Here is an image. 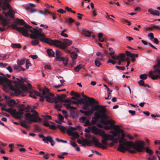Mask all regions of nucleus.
<instances>
[{
  "label": "nucleus",
  "mask_w": 160,
  "mask_h": 160,
  "mask_svg": "<svg viewBox=\"0 0 160 160\" xmlns=\"http://www.w3.org/2000/svg\"><path fill=\"white\" fill-rule=\"evenodd\" d=\"M119 143L117 150L122 152H125L127 150L129 152L134 154L136 153V152H144L145 150V142L144 141H138L136 143H134L132 141H127V139L124 138L119 140Z\"/></svg>",
  "instance_id": "f257e3e1"
},
{
  "label": "nucleus",
  "mask_w": 160,
  "mask_h": 160,
  "mask_svg": "<svg viewBox=\"0 0 160 160\" xmlns=\"http://www.w3.org/2000/svg\"><path fill=\"white\" fill-rule=\"evenodd\" d=\"M14 23V24L11 25L12 28L15 29L20 32L22 35L26 37H28L30 35L28 31L33 28L32 26L26 24L23 19L16 18Z\"/></svg>",
  "instance_id": "f03ea898"
},
{
  "label": "nucleus",
  "mask_w": 160,
  "mask_h": 160,
  "mask_svg": "<svg viewBox=\"0 0 160 160\" xmlns=\"http://www.w3.org/2000/svg\"><path fill=\"white\" fill-rule=\"evenodd\" d=\"M30 32L32 33V34H30L29 36L31 38L35 39L31 42L32 45L36 46L38 45L39 42V40L42 42H46L41 40L42 38H47L45 37V35L42 33V28L36 27V28H33L32 30H30Z\"/></svg>",
  "instance_id": "7ed1b4c3"
},
{
  "label": "nucleus",
  "mask_w": 160,
  "mask_h": 160,
  "mask_svg": "<svg viewBox=\"0 0 160 160\" xmlns=\"http://www.w3.org/2000/svg\"><path fill=\"white\" fill-rule=\"evenodd\" d=\"M12 81L6 77L0 76V84L3 85V90L6 92H8L9 89L14 92L15 95H20V91L19 89H16L12 85Z\"/></svg>",
  "instance_id": "20e7f679"
},
{
  "label": "nucleus",
  "mask_w": 160,
  "mask_h": 160,
  "mask_svg": "<svg viewBox=\"0 0 160 160\" xmlns=\"http://www.w3.org/2000/svg\"><path fill=\"white\" fill-rule=\"evenodd\" d=\"M46 91H43V94L45 95L46 98V101L48 102L52 103L54 102L55 103H57L59 101L62 102L63 99L66 97L64 94L61 95H57V97H54V94L53 93H50L49 90L48 88H46Z\"/></svg>",
  "instance_id": "39448f33"
},
{
  "label": "nucleus",
  "mask_w": 160,
  "mask_h": 160,
  "mask_svg": "<svg viewBox=\"0 0 160 160\" xmlns=\"http://www.w3.org/2000/svg\"><path fill=\"white\" fill-rule=\"evenodd\" d=\"M41 40L46 42V43L49 45H54L56 47H59L58 45L59 44L61 46H63L64 45L68 47V46H70L72 43V41L71 40L67 39H64L63 42L57 40H52L49 38H42Z\"/></svg>",
  "instance_id": "423d86ee"
},
{
  "label": "nucleus",
  "mask_w": 160,
  "mask_h": 160,
  "mask_svg": "<svg viewBox=\"0 0 160 160\" xmlns=\"http://www.w3.org/2000/svg\"><path fill=\"white\" fill-rule=\"evenodd\" d=\"M17 81H14L13 84L16 87L15 88L16 89H19L20 91V95L22 94V96H25L24 94H22V91H29L32 89V86L31 84L29 83H28V87L26 86L21 84V81L19 79L17 78Z\"/></svg>",
  "instance_id": "0eeeda50"
},
{
  "label": "nucleus",
  "mask_w": 160,
  "mask_h": 160,
  "mask_svg": "<svg viewBox=\"0 0 160 160\" xmlns=\"http://www.w3.org/2000/svg\"><path fill=\"white\" fill-rule=\"evenodd\" d=\"M18 107L20 108L18 109L19 111L16 112V109H13V112H12L11 115L14 118L18 119L21 118V116L23 114L24 111L28 112L30 109V107L29 105L26 107L22 104L18 105Z\"/></svg>",
  "instance_id": "6e6552de"
},
{
  "label": "nucleus",
  "mask_w": 160,
  "mask_h": 160,
  "mask_svg": "<svg viewBox=\"0 0 160 160\" xmlns=\"http://www.w3.org/2000/svg\"><path fill=\"white\" fill-rule=\"evenodd\" d=\"M31 112L36 115L31 114L30 113H27L25 114V119L28 123L29 124L31 122H38V121H41V119L37 116L38 113L36 111L31 109Z\"/></svg>",
  "instance_id": "1a4fd4ad"
},
{
  "label": "nucleus",
  "mask_w": 160,
  "mask_h": 160,
  "mask_svg": "<svg viewBox=\"0 0 160 160\" xmlns=\"http://www.w3.org/2000/svg\"><path fill=\"white\" fill-rule=\"evenodd\" d=\"M154 69L153 71L149 72V75L152 79H157L160 78V60L157 61V63L155 65Z\"/></svg>",
  "instance_id": "9d476101"
},
{
  "label": "nucleus",
  "mask_w": 160,
  "mask_h": 160,
  "mask_svg": "<svg viewBox=\"0 0 160 160\" xmlns=\"http://www.w3.org/2000/svg\"><path fill=\"white\" fill-rule=\"evenodd\" d=\"M108 140L105 139H102L101 141L102 144L99 142L98 140L95 137H93L92 138V140L91 141L98 148L102 149L107 148V147L106 146L107 145V141Z\"/></svg>",
  "instance_id": "9b49d317"
},
{
  "label": "nucleus",
  "mask_w": 160,
  "mask_h": 160,
  "mask_svg": "<svg viewBox=\"0 0 160 160\" xmlns=\"http://www.w3.org/2000/svg\"><path fill=\"white\" fill-rule=\"evenodd\" d=\"M106 110L104 108L98 109L94 114L96 119L98 120L100 118L106 120L107 118V116L106 115Z\"/></svg>",
  "instance_id": "f8f14e48"
},
{
  "label": "nucleus",
  "mask_w": 160,
  "mask_h": 160,
  "mask_svg": "<svg viewBox=\"0 0 160 160\" xmlns=\"http://www.w3.org/2000/svg\"><path fill=\"white\" fill-rule=\"evenodd\" d=\"M76 130V128L74 127H70L66 131L68 134H70L72 136L76 138H79V135L78 132H73L72 131Z\"/></svg>",
  "instance_id": "ddd939ff"
},
{
  "label": "nucleus",
  "mask_w": 160,
  "mask_h": 160,
  "mask_svg": "<svg viewBox=\"0 0 160 160\" xmlns=\"http://www.w3.org/2000/svg\"><path fill=\"white\" fill-rule=\"evenodd\" d=\"M100 119H101V123L105 125H108V124H114L115 123V121L113 120H106L105 119L101 118H100Z\"/></svg>",
  "instance_id": "4468645a"
},
{
  "label": "nucleus",
  "mask_w": 160,
  "mask_h": 160,
  "mask_svg": "<svg viewBox=\"0 0 160 160\" xmlns=\"http://www.w3.org/2000/svg\"><path fill=\"white\" fill-rule=\"evenodd\" d=\"M42 140L45 142L48 143L49 142L52 146H53L55 144V142L53 140L52 138L50 136L45 137L44 138H42Z\"/></svg>",
  "instance_id": "2eb2a0df"
},
{
  "label": "nucleus",
  "mask_w": 160,
  "mask_h": 160,
  "mask_svg": "<svg viewBox=\"0 0 160 160\" xmlns=\"http://www.w3.org/2000/svg\"><path fill=\"white\" fill-rule=\"evenodd\" d=\"M88 128L92 132L96 135H99L101 132L100 129L97 128L95 126L88 127Z\"/></svg>",
  "instance_id": "dca6fc26"
},
{
  "label": "nucleus",
  "mask_w": 160,
  "mask_h": 160,
  "mask_svg": "<svg viewBox=\"0 0 160 160\" xmlns=\"http://www.w3.org/2000/svg\"><path fill=\"white\" fill-rule=\"evenodd\" d=\"M0 20L1 22V24H2L4 27L8 26V28L11 27V25H9V22L7 20L6 18H4L1 16H0Z\"/></svg>",
  "instance_id": "f3484780"
},
{
  "label": "nucleus",
  "mask_w": 160,
  "mask_h": 160,
  "mask_svg": "<svg viewBox=\"0 0 160 160\" xmlns=\"http://www.w3.org/2000/svg\"><path fill=\"white\" fill-rule=\"evenodd\" d=\"M77 101H78L79 104L82 103L85 104L87 107L89 106V102L88 100V101L87 98H81L80 99H78Z\"/></svg>",
  "instance_id": "a211bd4d"
},
{
  "label": "nucleus",
  "mask_w": 160,
  "mask_h": 160,
  "mask_svg": "<svg viewBox=\"0 0 160 160\" xmlns=\"http://www.w3.org/2000/svg\"><path fill=\"white\" fill-rule=\"evenodd\" d=\"M82 97L84 98H88V102L90 105H92L93 103H97L96 101L92 98H88L85 95H84L83 93L81 94Z\"/></svg>",
  "instance_id": "6ab92c4d"
},
{
  "label": "nucleus",
  "mask_w": 160,
  "mask_h": 160,
  "mask_svg": "<svg viewBox=\"0 0 160 160\" xmlns=\"http://www.w3.org/2000/svg\"><path fill=\"white\" fill-rule=\"evenodd\" d=\"M35 5L32 3H30L29 4L26 5L25 6V8L26 9L29 10L31 13H33L35 11L34 9L32 8L35 7Z\"/></svg>",
  "instance_id": "aec40b11"
},
{
  "label": "nucleus",
  "mask_w": 160,
  "mask_h": 160,
  "mask_svg": "<svg viewBox=\"0 0 160 160\" xmlns=\"http://www.w3.org/2000/svg\"><path fill=\"white\" fill-rule=\"evenodd\" d=\"M121 126L118 125H115V128L116 129H115L116 133L117 134V137L118 136H120V134L122 132L123 130L120 128Z\"/></svg>",
  "instance_id": "412c9836"
},
{
  "label": "nucleus",
  "mask_w": 160,
  "mask_h": 160,
  "mask_svg": "<svg viewBox=\"0 0 160 160\" xmlns=\"http://www.w3.org/2000/svg\"><path fill=\"white\" fill-rule=\"evenodd\" d=\"M148 12L151 14L159 16L160 15L159 12L156 10H154L152 8H149L148 9Z\"/></svg>",
  "instance_id": "4be33fe9"
},
{
  "label": "nucleus",
  "mask_w": 160,
  "mask_h": 160,
  "mask_svg": "<svg viewBox=\"0 0 160 160\" xmlns=\"http://www.w3.org/2000/svg\"><path fill=\"white\" fill-rule=\"evenodd\" d=\"M41 93L35 91L30 92V96L33 98H35L36 96H39Z\"/></svg>",
  "instance_id": "5701e85b"
},
{
  "label": "nucleus",
  "mask_w": 160,
  "mask_h": 160,
  "mask_svg": "<svg viewBox=\"0 0 160 160\" xmlns=\"http://www.w3.org/2000/svg\"><path fill=\"white\" fill-rule=\"evenodd\" d=\"M70 144L73 147L75 148V150L77 151H80V148L78 146L77 144L75 142H73L72 141H70Z\"/></svg>",
  "instance_id": "b1692460"
},
{
  "label": "nucleus",
  "mask_w": 160,
  "mask_h": 160,
  "mask_svg": "<svg viewBox=\"0 0 160 160\" xmlns=\"http://www.w3.org/2000/svg\"><path fill=\"white\" fill-rule=\"evenodd\" d=\"M125 53L127 56H129L130 57H135V58H137L138 57V54H132L128 51H126Z\"/></svg>",
  "instance_id": "393cba45"
},
{
  "label": "nucleus",
  "mask_w": 160,
  "mask_h": 160,
  "mask_svg": "<svg viewBox=\"0 0 160 160\" xmlns=\"http://www.w3.org/2000/svg\"><path fill=\"white\" fill-rule=\"evenodd\" d=\"M14 69L16 70L18 72H20L22 70L24 71L25 70V69L23 68L22 67H21L17 65H15L14 66Z\"/></svg>",
  "instance_id": "a878e982"
},
{
  "label": "nucleus",
  "mask_w": 160,
  "mask_h": 160,
  "mask_svg": "<svg viewBox=\"0 0 160 160\" xmlns=\"http://www.w3.org/2000/svg\"><path fill=\"white\" fill-rule=\"evenodd\" d=\"M58 45H59V47H58L61 48L62 50L65 52H66L68 53H70L71 52L70 50L67 49V48L68 47L65 46L64 45H63V46H61L59 44Z\"/></svg>",
  "instance_id": "bb28decb"
},
{
  "label": "nucleus",
  "mask_w": 160,
  "mask_h": 160,
  "mask_svg": "<svg viewBox=\"0 0 160 160\" xmlns=\"http://www.w3.org/2000/svg\"><path fill=\"white\" fill-rule=\"evenodd\" d=\"M47 52L49 57H54V52L52 49H48Z\"/></svg>",
  "instance_id": "cd10ccee"
},
{
  "label": "nucleus",
  "mask_w": 160,
  "mask_h": 160,
  "mask_svg": "<svg viewBox=\"0 0 160 160\" xmlns=\"http://www.w3.org/2000/svg\"><path fill=\"white\" fill-rule=\"evenodd\" d=\"M120 58H121V61H123V62L124 61H128L129 59L128 58H125V55L124 53H121L120 54Z\"/></svg>",
  "instance_id": "c85d7f7f"
},
{
  "label": "nucleus",
  "mask_w": 160,
  "mask_h": 160,
  "mask_svg": "<svg viewBox=\"0 0 160 160\" xmlns=\"http://www.w3.org/2000/svg\"><path fill=\"white\" fill-rule=\"evenodd\" d=\"M8 105L10 107H12L17 104L15 101L13 99H11L8 103Z\"/></svg>",
  "instance_id": "c756f323"
},
{
  "label": "nucleus",
  "mask_w": 160,
  "mask_h": 160,
  "mask_svg": "<svg viewBox=\"0 0 160 160\" xmlns=\"http://www.w3.org/2000/svg\"><path fill=\"white\" fill-rule=\"evenodd\" d=\"M102 133H101V132H100V134H99V135L101 136L102 138H103V139L108 140V134H106L104 132H102Z\"/></svg>",
  "instance_id": "7c9ffc66"
},
{
  "label": "nucleus",
  "mask_w": 160,
  "mask_h": 160,
  "mask_svg": "<svg viewBox=\"0 0 160 160\" xmlns=\"http://www.w3.org/2000/svg\"><path fill=\"white\" fill-rule=\"evenodd\" d=\"M102 133H101V132H100V134H99V135L101 136L102 138H103V139L108 140V134H106L104 132H102Z\"/></svg>",
  "instance_id": "2f4dec72"
},
{
  "label": "nucleus",
  "mask_w": 160,
  "mask_h": 160,
  "mask_svg": "<svg viewBox=\"0 0 160 160\" xmlns=\"http://www.w3.org/2000/svg\"><path fill=\"white\" fill-rule=\"evenodd\" d=\"M45 153L44 152L42 151H40L39 152V154L40 155H42V154H44V155L43 156V157L44 158L46 159H48L49 158V155L50 154L49 153H47L46 154H45Z\"/></svg>",
  "instance_id": "473e14b6"
},
{
  "label": "nucleus",
  "mask_w": 160,
  "mask_h": 160,
  "mask_svg": "<svg viewBox=\"0 0 160 160\" xmlns=\"http://www.w3.org/2000/svg\"><path fill=\"white\" fill-rule=\"evenodd\" d=\"M65 22L68 25H72V23L74 22L75 21L71 18H69L68 19H66Z\"/></svg>",
  "instance_id": "72a5a7b5"
},
{
  "label": "nucleus",
  "mask_w": 160,
  "mask_h": 160,
  "mask_svg": "<svg viewBox=\"0 0 160 160\" xmlns=\"http://www.w3.org/2000/svg\"><path fill=\"white\" fill-rule=\"evenodd\" d=\"M64 106L66 107L67 109H70L71 110H75L77 109L76 107L70 106V103H64Z\"/></svg>",
  "instance_id": "f704fd0d"
},
{
  "label": "nucleus",
  "mask_w": 160,
  "mask_h": 160,
  "mask_svg": "<svg viewBox=\"0 0 160 160\" xmlns=\"http://www.w3.org/2000/svg\"><path fill=\"white\" fill-rule=\"evenodd\" d=\"M46 88H47V87H45V88L44 89L42 90V94L41 93V95H40L39 96H40V100L41 101H44V98H45L46 100V98L45 97L46 95H44L43 94V91L45 90V91H46Z\"/></svg>",
  "instance_id": "c9c22d12"
},
{
  "label": "nucleus",
  "mask_w": 160,
  "mask_h": 160,
  "mask_svg": "<svg viewBox=\"0 0 160 160\" xmlns=\"http://www.w3.org/2000/svg\"><path fill=\"white\" fill-rule=\"evenodd\" d=\"M59 59L60 60L63 61V63L65 65H66L67 64V62L68 61V59L67 58L61 57Z\"/></svg>",
  "instance_id": "e433bc0d"
},
{
  "label": "nucleus",
  "mask_w": 160,
  "mask_h": 160,
  "mask_svg": "<svg viewBox=\"0 0 160 160\" xmlns=\"http://www.w3.org/2000/svg\"><path fill=\"white\" fill-rule=\"evenodd\" d=\"M62 54L60 51L58 50H56V58H60L61 57Z\"/></svg>",
  "instance_id": "4c0bfd02"
},
{
  "label": "nucleus",
  "mask_w": 160,
  "mask_h": 160,
  "mask_svg": "<svg viewBox=\"0 0 160 160\" xmlns=\"http://www.w3.org/2000/svg\"><path fill=\"white\" fill-rule=\"evenodd\" d=\"M57 127L62 132L65 133V131L66 130V128L65 127L59 125H57Z\"/></svg>",
  "instance_id": "58836bf2"
},
{
  "label": "nucleus",
  "mask_w": 160,
  "mask_h": 160,
  "mask_svg": "<svg viewBox=\"0 0 160 160\" xmlns=\"http://www.w3.org/2000/svg\"><path fill=\"white\" fill-rule=\"evenodd\" d=\"M144 147H145L144 150H145L146 152L149 153V155H151L153 154V152L152 151V150L151 149L149 148H145V147L144 146ZM144 152V151L143 152Z\"/></svg>",
  "instance_id": "ea45409f"
},
{
  "label": "nucleus",
  "mask_w": 160,
  "mask_h": 160,
  "mask_svg": "<svg viewBox=\"0 0 160 160\" xmlns=\"http://www.w3.org/2000/svg\"><path fill=\"white\" fill-rule=\"evenodd\" d=\"M102 59V58H97V59L95 61V63L96 66L98 67L100 66L101 63L100 62L99 60H101Z\"/></svg>",
  "instance_id": "a19ab883"
},
{
  "label": "nucleus",
  "mask_w": 160,
  "mask_h": 160,
  "mask_svg": "<svg viewBox=\"0 0 160 160\" xmlns=\"http://www.w3.org/2000/svg\"><path fill=\"white\" fill-rule=\"evenodd\" d=\"M152 25H153L152 27H148L147 28V29L149 30H152V29H160V27H159L157 25H155L154 24H152Z\"/></svg>",
  "instance_id": "79ce46f5"
},
{
  "label": "nucleus",
  "mask_w": 160,
  "mask_h": 160,
  "mask_svg": "<svg viewBox=\"0 0 160 160\" xmlns=\"http://www.w3.org/2000/svg\"><path fill=\"white\" fill-rule=\"evenodd\" d=\"M70 57L72 60H75L77 58L78 55L74 52H72L71 53Z\"/></svg>",
  "instance_id": "37998d69"
},
{
  "label": "nucleus",
  "mask_w": 160,
  "mask_h": 160,
  "mask_svg": "<svg viewBox=\"0 0 160 160\" xmlns=\"http://www.w3.org/2000/svg\"><path fill=\"white\" fill-rule=\"evenodd\" d=\"M82 64H80L74 68V70L76 72H78L80 69L82 68Z\"/></svg>",
  "instance_id": "c03bdc74"
},
{
  "label": "nucleus",
  "mask_w": 160,
  "mask_h": 160,
  "mask_svg": "<svg viewBox=\"0 0 160 160\" xmlns=\"http://www.w3.org/2000/svg\"><path fill=\"white\" fill-rule=\"evenodd\" d=\"M11 46L13 48H20L21 47V45L19 43H12L11 44Z\"/></svg>",
  "instance_id": "a18cd8bd"
},
{
  "label": "nucleus",
  "mask_w": 160,
  "mask_h": 160,
  "mask_svg": "<svg viewBox=\"0 0 160 160\" xmlns=\"http://www.w3.org/2000/svg\"><path fill=\"white\" fill-rule=\"evenodd\" d=\"M83 33L87 37H90L91 36V34L90 32L88 31H83Z\"/></svg>",
  "instance_id": "49530a36"
},
{
  "label": "nucleus",
  "mask_w": 160,
  "mask_h": 160,
  "mask_svg": "<svg viewBox=\"0 0 160 160\" xmlns=\"http://www.w3.org/2000/svg\"><path fill=\"white\" fill-rule=\"evenodd\" d=\"M58 102L57 103H55L56 104L55 105V108H60L62 106V102Z\"/></svg>",
  "instance_id": "de8ad7c7"
},
{
  "label": "nucleus",
  "mask_w": 160,
  "mask_h": 160,
  "mask_svg": "<svg viewBox=\"0 0 160 160\" xmlns=\"http://www.w3.org/2000/svg\"><path fill=\"white\" fill-rule=\"evenodd\" d=\"M8 58V57H6L5 54H0V60H4Z\"/></svg>",
  "instance_id": "09e8293b"
},
{
  "label": "nucleus",
  "mask_w": 160,
  "mask_h": 160,
  "mask_svg": "<svg viewBox=\"0 0 160 160\" xmlns=\"http://www.w3.org/2000/svg\"><path fill=\"white\" fill-rule=\"evenodd\" d=\"M92 140L89 141L87 139H84L83 142L88 146H90L91 145V142L93 143L91 141Z\"/></svg>",
  "instance_id": "8fccbe9b"
},
{
  "label": "nucleus",
  "mask_w": 160,
  "mask_h": 160,
  "mask_svg": "<svg viewBox=\"0 0 160 160\" xmlns=\"http://www.w3.org/2000/svg\"><path fill=\"white\" fill-rule=\"evenodd\" d=\"M25 62V59L22 58L20 60H18V63L19 65H22Z\"/></svg>",
  "instance_id": "3c124183"
},
{
  "label": "nucleus",
  "mask_w": 160,
  "mask_h": 160,
  "mask_svg": "<svg viewBox=\"0 0 160 160\" xmlns=\"http://www.w3.org/2000/svg\"><path fill=\"white\" fill-rule=\"evenodd\" d=\"M8 16H9L12 19L14 20V21H15V19L14 18V15H13V12L11 11H8Z\"/></svg>",
  "instance_id": "603ef678"
},
{
  "label": "nucleus",
  "mask_w": 160,
  "mask_h": 160,
  "mask_svg": "<svg viewBox=\"0 0 160 160\" xmlns=\"http://www.w3.org/2000/svg\"><path fill=\"white\" fill-rule=\"evenodd\" d=\"M148 160H156V158L154 156L149 155L147 158Z\"/></svg>",
  "instance_id": "864d4df0"
},
{
  "label": "nucleus",
  "mask_w": 160,
  "mask_h": 160,
  "mask_svg": "<svg viewBox=\"0 0 160 160\" xmlns=\"http://www.w3.org/2000/svg\"><path fill=\"white\" fill-rule=\"evenodd\" d=\"M84 123V126L85 127H87V126H89L91 125V123L88 119H87Z\"/></svg>",
  "instance_id": "5fc2aeb1"
},
{
  "label": "nucleus",
  "mask_w": 160,
  "mask_h": 160,
  "mask_svg": "<svg viewBox=\"0 0 160 160\" xmlns=\"http://www.w3.org/2000/svg\"><path fill=\"white\" fill-rule=\"evenodd\" d=\"M31 65V63L28 59H27L26 62V68L27 69H28L29 67Z\"/></svg>",
  "instance_id": "6e6d98bb"
},
{
  "label": "nucleus",
  "mask_w": 160,
  "mask_h": 160,
  "mask_svg": "<svg viewBox=\"0 0 160 160\" xmlns=\"http://www.w3.org/2000/svg\"><path fill=\"white\" fill-rule=\"evenodd\" d=\"M20 125L22 127L25 128H29V126L28 125L26 124L25 122H22Z\"/></svg>",
  "instance_id": "4d7b16f0"
},
{
  "label": "nucleus",
  "mask_w": 160,
  "mask_h": 160,
  "mask_svg": "<svg viewBox=\"0 0 160 160\" xmlns=\"http://www.w3.org/2000/svg\"><path fill=\"white\" fill-rule=\"evenodd\" d=\"M98 120L96 119V118H95V116L94 117L92 118V120L91 121V122L92 124H94Z\"/></svg>",
  "instance_id": "13d9d810"
},
{
  "label": "nucleus",
  "mask_w": 160,
  "mask_h": 160,
  "mask_svg": "<svg viewBox=\"0 0 160 160\" xmlns=\"http://www.w3.org/2000/svg\"><path fill=\"white\" fill-rule=\"evenodd\" d=\"M140 78L142 80H145L147 78V76L145 74H141L140 76Z\"/></svg>",
  "instance_id": "bf43d9fd"
},
{
  "label": "nucleus",
  "mask_w": 160,
  "mask_h": 160,
  "mask_svg": "<svg viewBox=\"0 0 160 160\" xmlns=\"http://www.w3.org/2000/svg\"><path fill=\"white\" fill-rule=\"evenodd\" d=\"M115 67L116 68L118 69L123 71L125 69V68L124 67H119L117 65H116Z\"/></svg>",
  "instance_id": "052dcab7"
},
{
  "label": "nucleus",
  "mask_w": 160,
  "mask_h": 160,
  "mask_svg": "<svg viewBox=\"0 0 160 160\" xmlns=\"http://www.w3.org/2000/svg\"><path fill=\"white\" fill-rule=\"evenodd\" d=\"M79 111L81 113L84 114L86 116H88V111H83L81 109Z\"/></svg>",
  "instance_id": "680f3d73"
},
{
  "label": "nucleus",
  "mask_w": 160,
  "mask_h": 160,
  "mask_svg": "<svg viewBox=\"0 0 160 160\" xmlns=\"http://www.w3.org/2000/svg\"><path fill=\"white\" fill-rule=\"evenodd\" d=\"M120 54L118 56L116 55H112L111 56L112 58V59L116 60H118L119 59V58H120Z\"/></svg>",
  "instance_id": "e2e57ef3"
},
{
  "label": "nucleus",
  "mask_w": 160,
  "mask_h": 160,
  "mask_svg": "<svg viewBox=\"0 0 160 160\" xmlns=\"http://www.w3.org/2000/svg\"><path fill=\"white\" fill-rule=\"evenodd\" d=\"M42 117L46 119H48L49 120L52 119V117L50 115H45L44 116H42Z\"/></svg>",
  "instance_id": "0e129e2a"
},
{
  "label": "nucleus",
  "mask_w": 160,
  "mask_h": 160,
  "mask_svg": "<svg viewBox=\"0 0 160 160\" xmlns=\"http://www.w3.org/2000/svg\"><path fill=\"white\" fill-rule=\"evenodd\" d=\"M108 140H111L112 141V139H113L114 137L113 136L110 135V134H108Z\"/></svg>",
  "instance_id": "69168bd1"
},
{
  "label": "nucleus",
  "mask_w": 160,
  "mask_h": 160,
  "mask_svg": "<svg viewBox=\"0 0 160 160\" xmlns=\"http://www.w3.org/2000/svg\"><path fill=\"white\" fill-rule=\"evenodd\" d=\"M122 20H123V22L124 23H127L129 25H130L131 24L130 22L127 20L122 18Z\"/></svg>",
  "instance_id": "338daca9"
},
{
  "label": "nucleus",
  "mask_w": 160,
  "mask_h": 160,
  "mask_svg": "<svg viewBox=\"0 0 160 160\" xmlns=\"http://www.w3.org/2000/svg\"><path fill=\"white\" fill-rule=\"evenodd\" d=\"M155 152L159 160H160V152L158 150H156Z\"/></svg>",
  "instance_id": "774afa93"
}]
</instances>
